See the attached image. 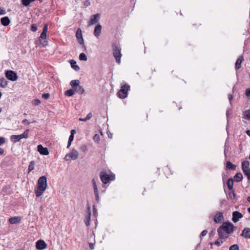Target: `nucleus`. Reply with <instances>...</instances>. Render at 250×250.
Listing matches in <instances>:
<instances>
[{"label": "nucleus", "instance_id": "f257e3e1", "mask_svg": "<svg viewBox=\"0 0 250 250\" xmlns=\"http://www.w3.org/2000/svg\"><path fill=\"white\" fill-rule=\"evenodd\" d=\"M47 187V179L44 176L39 178L37 185L35 189V193L37 197L41 196L46 189Z\"/></svg>", "mask_w": 250, "mask_h": 250}, {"label": "nucleus", "instance_id": "f03ea898", "mask_svg": "<svg viewBox=\"0 0 250 250\" xmlns=\"http://www.w3.org/2000/svg\"><path fill=\"white\" fill-rule=\"evenodd\" d=\"M234 226L230 222H225L218 229V232L219 235V238H223L222 229L230 234L233 231Z\"/></svg>", "mask_w": 250, "mask_h": 250}, {"label": "nucleus", "instance_id": "7ed1b4c3", "mask_svg": "<svg viewBox=\"0 0 250 250\" xmlns=\"http://www.w3.org/2000/svg\"><path fill=\"white\" fill-rule=\"evenodd\" d=\"M79 157V153L76 149H73L70 152L66 154L64 159L66 161H74Z\"/></svg>", "mask_w": 250, "mask_h": 250}, {"label": "nucleus", "instance_id": "20e7f679", "mask_svg": "<svg viewBox=\"0 0 250 250\" xmlns=\"http://www.w3.org/2000/svg\"><path fill=\"white\" fill-rule=\"evenodd\" d=\"M130 86L127 84H125L121 86V89L118 92V96L119 98L124 99L127 96V92L129 90Z\"/></svg>", "mask_w": 250, "mask_h": 250}, {"label": "nucleus", "instance_id": "39448f33", "mask_svg": "<svg viewBox=\"0 0 250 250\" xmlns=\"http://www.w3.org/2000/svg\"><path fill=\"white\" fill-rule=\"evenodd\" d=\"M100 178L103 183L107 184L109 181L115 179V175L113 174H108L105 172H102L101 174Z\"/></svg>", "mask_w": 250, "mask_h": 250}, {"label": "nucleus", "instance_id": "423d86ee", "mask_svg": "<svg viewBox=\"0 0 250 250\" xmlns=\"http://www.w3.org/2000/svg\"><path fill=\"white\" fill-rule=\"evenodd\" d=\"M242 169L248 179L250 181V166L248 161H244L242 162Z\"/></svg>", "mask_w": 250, "mask_h": 250}, {"label": "nucleus", "instance_id": "0eeeda50", "mask_svg": "<svg viewBox=\"0 0 250 250\" xmlns=\"http://www.w3.org/2000/svg\"><path fill=\"white\" fill-rule=\"evenodd\" d=\"M28 132H29V130L27 129L22 134H21L19 135H13L11 136L10 139L13 143H16L17 142L20 141L21 139H22L23 138H28Z\"/></svg>", "mask_w": 250, "mask_h": 250}, {"label": "nucleus", "instance_id": "6e6552de", "mask_svg": "<svg viewBox=\"0 0 250 250\" xmlns=\"http://www.w3.org/2000/svg\"><path fill=\"white\" fill-rule=\"evenodd\" d=\"M6 78L11 81L15 82L18 80V75L16 72L12 70H7L5 72Z\"/></svg>", "mask_w": 250, "mask_h": 250}, {"label": "nucleus", "instance_id": "1a4fd4ad", "mask_svg": "<svg viewBox=\"0 0 250 250\" xmlns=\"http://www.w3.org/2000/svg\"><path fill=\"white\" fill-rule=\"evenodd\" d=\"M113 55L117 62L120 64L121 63V59L122 57L121 50L117 47L114 48L113 50Z\"/></svg>", "mask_w": 250, "mask_h": 250}, {"label": "nucleus", "instance_id": "9d476101", "mask_svg": "<svg viewBox=\"0 0 250 250\" xmlns=\"http://www.w3.org/2000/svg\"><path fill=\"white\" fill-rule=\"evenodd\" d=\"M100 18V15L99 14H97L95 15H92L88 21V26H91L93 25L99 21Z\"/></svg>", "mask_w": 250, "mask_h": 250}, {"label": "nucleus", "instance_id": "9b49d317", "mask_svg": "<svg viewBox=\"0 0 250 250\" xmlns=\"http://www.w3.org/2000/svg\"><path fill=\"white\" fill-rule=\"evenodd\" d=\"M76 37L78 42L82 45L84 44V40L82 35V31L80 28H78L76 31Z\"/></svg>", "mask_w": 250, "mask_h": 250}, {"label": "nucleus", "instance_id": "f8f14e48", "mask_svg": "<svg viewBox=\"0 0 250 250\" xmlns=\"http://www.w3.org/2000/svg\"><path fill=\"white\" fill-rule=\"evenodd\" d=\"M47 247V244L42 240H39L36 243V248L39 250H42Z\"/></svg>", "mask_w": 250, "mask_h": 250}, {"label": "nucleus", "instance_id": "ddd939ff", "mask_svg": "<svg viewBox=\"0 0 250 250\" xmlns=\"http://www.w3.org/2000/svg\"><path fill=\"white\" fill-rule=\"evenodd\" d=\"M37 150L42 155H48L49 154L48 149L44 147L42 145H39L37 146Z\"/></svg>", "mask_w": 250, "mask_h": 250}, {"label": "nucleus", "instance_id": "4468645a", "mask_svg": "<svg viewBox=\"0 0 250 250\" xmlns=\"http://www.w3.org/2000/svg\"><path fill=\"white\" fill-rule=\"evenodd\" d=\"M243 217V215L241 213L238 211H234L232 213V220L233 222L236 223L240 219Z\"/></svg>", "mask_w": 250, "mask_h": 250}, {"label": "nucleus", "instance_id": "2eb2a0df", "mask_svg": "<svg viewBox=\"0 0 250 250\" xmlns=\"http://www.w3.org/2000/svg\"><path fill=\"white\" fill-rule=\"evenodd\" d=\"M102 25L100 24H97L95 26L94 30V35L97 38H98L101 35L102 33Z\"/></svg>", "mask_w": 250, "mask_h": 250}, {"label": "nucleus", "instance_id": "dca6fc26", "mask_svg": "<svg viewBox=\"0 0 250 250\" xmlns=\"http://www.w3.org/2000/svg\"><path fill=\"white\" fill-rule=\"evenodd\" d=\"M224 219L222 213L219 212L214 216V221L216 223H221Z\"/></svg>", "mask_w": 250, "mask_h": 250}, {"label": "nucleus", "instance_id": "f3484780", "mask_svg": "<svg viewBox=\"0 0 250 250\" xmlns=\"http://www.w3.org/2000/svg\"><path fill=\"white\" fill-rule=\"evenodd\" d=\"M21 217L16 216L9 218V222L11 224H18L21 222Z\"/></svg>", "mask_w": 250, "mask_h": 250}, {"label": "nucleus", "instance_id": "a211bd4d", "mask_svg": "<svg viewBox=\"0 0 250 250\" xmlns=\"http://www.w3.org/2000/svg\"><path fill=\"white\" fill-rule=\"evenodd\" d=\"M69 62L70 64L71 68L75 71L78 72L80 70V66L77 65V62L75 61L71 60L69 61Z\"/></svg>", "mask_w": 250, "mask_h": 250}, {"label": "nucleus", "instance_id": "6ab92c4d", "mask_svg": "<svg viewBox=\"0 0 250 250\" xmlns=\"http://www.w3.org/2000/svg\"><path fill=\"white\" fill-rule=\"evenodd\" d=\"M75 133H76L75 130L73 129L71 131V134L69 136L67 146H66L67 148H68L71 146V143L74 140V135Z\"/></svg>", "mask_w": 250, "mask_h": 250}, {"label": "nucleus", "instance_id": "aec40b11", "mask_svg": "<svg viewBox=\"0 0 250 250\" xmlns=\"http://www.w3.org/2000/svg\"><path fill=\"white\" fill-rule=\"evenodd\" d=\"M241 236L246 239H250V229L245 228L243 229Z\"/></svg>", "mask_w": 250, "mask_h": 250}, {"label": "nucleus", "instance_id": "412c9836", "mask_svg": "<svg viewBox=\"0 0 250 250\" xmlns=\"http://www.w3.org/2000/svg\"><path fill=\"white\" fill-rule=\"evenodd\" d=\"M0 22L2 25L7 26L10 24V20L8 17H4L1 18Z\"/></svg>", "mask_w": 250, "mask_h": 250}, {"label": "nucleus", "instance_id": "4be33fe9", "mask_svg": "<svg viewBox=\"0 0 250 250\" xmlns=\"http://www.w3.org/2000/svg\"><path fill=\"white\" fill-rule=\"evenodd\" d=\"M80 84V81L79 80H72L70 83V85L73 87V89L77 88Z\"/></svg>", "mask_w": 250, "mask_h": 250}, {"label": "nucleus", "instance_id": "5701e85b", "mask_svg": "<svg viewBox=\"0 0 250 250\" xmlns=\"http://www.w3.org/2000/svg\"><path fill=\"white\" fill-rule=\"evenodd\" d=\"M48 30V27L47 25H45V26L43 27V31L42 33H41L40 37L39 38L43 39H46V34Z\"/></svg>", "mask_w": 250, "mask_h": 250}, {"label": "nucleus", "instance_id": "b1692460", "mask_svg": "<svg viewBox=\"0 0 250 250\" xmlns=\"http://www.w3.org/2000/svg\"><path fill=\"white\" fill-rule=\"evenodd\" d=\"M92 184H93V188H94V191L96 197L98 198L99 197L98 190V188H97V186L95 180L92 179Z\"/></svg>", "mask_w": 250, "mask_h": 250}, {"label": "nucleus", "instance_id": "393cba45", "mask_svg": "<svg viewBox=\"0 0 250 250\" xmlns=\"http://www.w3.org/2000/svg\"><path fill=\"white\" fill-rule=\"evenodd\" d=\"M244 59L243 57H239L236 62L235 67L236 69H239L241 67V64L243 61Z\"/></svg>", "mask_w": 250, "mask_h": 250}, {"label": "nucleus", "instance_id": "a878e982", "mask_svg": "<svg viewBox=\"0 0 250 250\" xmlns=\"http://www.w3.org/2000/svg\"><path fill=\"white\" fill-rule=\"evenodd\" d=\"M234 179L236 182H240L243 179V175L241 173L238 172L234 177Z\"/></svg>", "mask_w": 250, "mask_h": 250}, {"label": "nucleus", "instance_id": "bb28decb", "mask_svg": "<svg viewBox=\"0 0 250 250\" xmlns=\"http://www.w3.org/2000/svg\"><path fill=\"white\" fill-rule=\"evenodd\" d=\"M35 166V162L34 161H31L29 163V165L28 168V173H29L31 171L34 169Z\"/></svg>", "mask_w": 250, "mask_h": 250}, {"label": "nucleus", "instance_id": "cd10ccee", "mask_svg": "<svg viewBox=\"0 0 250 250\" xmlns=\"http://www.w3.org/2000/svg\"><path fill=\"white\" fill-rule=\"evenodd\" d=\"M76 91V89H71L66 91L65 92V94L66 96H71L75 94Z\"/></svg>", "mask_w": 250, "mask_h": 250}, {"label": "nucleus", "instance_id": "c85d7f7f", "mask_svg": "<svg viewBox=\"0 0 250 250\" xmlns=\"http://www.w3.org/2000/svg\"><path fill=\"white\" fill-rule=\"evenodd\" d=\"M227 185H228V188L229 189L232 190L233 188V180L232 178L229 179V180L228 181Z\"/></svg>", "mask_w": 250, "mask_h": 250}, {"label": "nucleus", "instance_id": "c756f323", "mask_svg": "<svg viewBox=\"0 0 250 250\" xmlns=\"http://www.w3.org/2000/svg\"><path fill=\"white\" fill-rule=\"evenodd\" d=\"M226 167L228 169H229L234 170L236 168V166L230 162H228L227 163Z\"/></svg>", "mask_w": 250, "mask_h": 250}, {"label": "nucleus", "instance_id": "7c9ffc66", "mask_svg": "<svg viewBox=\"0 0 250 250\" xmlns=\"http://www.w3.org/2000/svg\"><path fill=\"white\" fill-rule=\"evenodd\" d=\"M79 58L81 61H86L87 60V56L84 53H81Z\"/></svg>", "mask_w": 250, "mask_h": 250}, {"label": "nucleus", "instance_id": "2f4dec72", "mask_svg": "<svg viewBox=\"0 0 250 250\" xmlns=\"http://www.w3.org/2000/svg\"><path fill=\"white\" fill-rule=\"evenodd\" d=\"M76 91L81 94H83L85 92L84 89L82 86L81 85H79L77 88H76Z\"/></svg>", "mask_w": 250, "mask_h": 250}, {"label": "nucleus", "instance_id": "473e14b6", "mask_svg": "<svg viewBox=\"0 0 250 250\" xmlns=\"http://www.w3.org/2000/svg\"><path fill=\"white\" fill-rule=\"evenodd\" d=\"M92 116V113H89L87 115L85 118H84V119L80 118L79 120L81 121L86 122V121L90 120Z\"/></svg>", "mask_w": 250, "mask_h": 250}, {"label": "nucleus", "instance_id": "72a5a7b5", "mask_svg": "<svg viewBox=\"0 0 250 250\" xmlns=\"http://www.w3.org/2000/svg\"><path fill=\"white\" fill-rule=\"evenodd\" d=\"M35 0H22V3L25 6H27L29 5V4L32 2L35 1Z\"/></svg>", "mask_w": 250, "mask_h": 250}, {"label": "nucleus", "instance_id": "f704fd0d", "mask_svg": "<svg viewBox=\"0 0 250 250\" xmlns=\"http://www.w3.org/2000/svg\"><path fill=\"white\" fill-rule=\"evenodd\" d=\"M39 41H40V43L41 44H42V46H46L48 44L46 39H42L39 38Z\"/></svg>", "mask_w": 250, "mask_h": 250}, {"label": "nucleus", "instance_id": "c9c22d12", "mask_svg": "<svg viewBox=\"0 0 250 250\" xmlns=\"http://www.w3.org/2000/svg\"><path fill=\"white\" fill-rule=\"evenodd\" d=\"M93 140L95 141V142L99 143L100 140V136L98 134H95L93 137Z\"/></svg>", "mask_w": 250, "mask_h": 250}, {"label": "nucleus", "instance_id": "e433bc0d", "mask_svg": "<svg viewBox=\"0 0 250 250\" xmlns=\"http://www.w3.org/2000/svg\"><path fill=\"white\" fill-rule=\"evenodd\" d=\"M244 116L246 119H250V110L246 111L244 113Z\"/></svg>", "mask_w": 250, "mask_h": 250}, {"label": "nucleus", "instance_id": "4c0bfd02", "mask_svg": "<svg viewBox=\"0 0 250 250\" xmlns=\"http://www.w3.org/2000/svg\"><path fill=\"white\" fill-rule=\"evenodd\" d=\"M229 250H239L238 246L236 244L231 246Z\"/></svg>", "mask_w": 250, "mask_h": 250}, {"label": "nucleus", "instance_id": "58836bf2", "mask_svg": "<svg viewBox=\"0 0 250 250\" xmlns=\"http://www.w3.org/2000/svg\"><path fill=\"white\" fill-rule=\"evenodd\" d=\"M31 29L32 31L36 32L38 29L37 26L35 24H32L31 27Z\"/></svg>", "mask_w": 250, "mask_h": 250}, {"label": "nucleus", "instance_id": "ea45409f", "mask_svg": "<svg viewBox=\"0 0 250 250\" xmlns=\"http://www.w3.org/2000/svg\"><path fill=\"white\" fill-rule=\"evenodd\" d=\"M50 97L49 93H44L42 95V98L44 99H48Z\"/></svg>", "mask_w": 250, "mask_h": 250}, {"label": "nucleus", "instance_id": "a19ab883", "mask_svg": "<svg viewBox=\"0 0 250 250\" xmlns=\"http://www.w3.org/2000/svg\"><path fill=\"white\" fill-rule=\"evenodd\" d=\"M34 105H37L41 104V101L39 99H35L33 102Z\"/></svg>", "mask_w": 250, "mask_h": 250}, {"label": "nucleus", "instance_id": "79ce46f5", "mask_svg": "<svg viewBox=\"0 0 250 250\" xmlns=\"http://www.w3.org/2000/svg\"><path fill=\"white\" fill-rule=\"evenodd\" d=\"M5 10L3 8H0V16L5 15Z\"/></svg>", "mask_w": 250, "mask_h": 250}, {"label": "nucleus", "instance_id": "37998d69", "mask_svg": "<svg viewBox=\"0 0 250 250\" xmlns=\"http://www.w3.org/2000/svg\"><path fill=\"white\" fill-rule=\"evenodd\" d=\"M81 150L83 152H86L87 151V147L84 145L81 146Z\"/></svg>", "mask_w": 250, "mask_h": 250}, {"label": "nucleus", "instance_id": "c03bdc74", "mask_svg": "<svg viewBox=\"0 0 250 250\" xmlns=\"http://www.w3.org/2000/svg\"><path fill=\"white\" fill-rule=\"evenodd\" d=\"M223 243V242L222 241H216L215 242H214V244L217 246H220Z\"/></svg>", "mask_w": 250, "mask_h": 250}, {"label": "nucleus", "instance_id": "a18cd8bd", "mask_svg": "<svg viewBox=\"0 0 250 250\" xmlns=\"http://www.w3.org/2000/svg\"><path fill=\"white\" fill-rule=\"evenodd\" d=\"M5 142V138L4 137H0V146L4 144Z\"/></svg>", "mask_w": 250, "mask_h": 250}, {"label": "nucleus", "instance_id": "49530a36", "mask_svg": "<svg viewBox=\"0 0 250 250\" xmlns=\"http://www.w3.org/2000/svg\"><path fill=\"white\" fill-rule=\"evenodd\" d=\"M90 5V2L89 1V0H86L84 2V5L85 6V7H87L88 6H89Z\"/></svg>", "mask_w": 250, "mask_h": 250}, {"label": "nucleus", "instance_id": "de8ad7c7", "mask_svg": "<svg viewBox=\"0 0 250 250\" xmlns=\"http://www.w3.org/2000/svg\"><path fill=\"white\" fill-rule=\"evenodd\" d=\"M207 233H208V231L206 230H204L202 232L201 235H202V236H206L207 234Z\"/></svg>", "mask_w": 250, "mask_h": 250}, {"label": "nucleus", "instance_id": "09e8293b", "mask_svg": "<svg viewBox=\"0 0 250 250\" xmlns=\"http://www.w3.org/2000/svg\"><path fill=\"white\" fill-rule=\"evenodd\" d=\"M22 123L23 124H25V125H29L30 124V122H28V121H27V120H26V119H25V120H23V121H22Z\"/></svg>", "mask_w": 250, "mask_h": 250}, {"label": "nucleus", "instance_id": "8fccbe9b", "mask_svg": "<svg viewBox=\"0 0 250 250\" xmlns=\"http://www.w3.org/2000/svg\"><path fill=\"white\" fill-rule=\"evenodd\" d=\"M246 94L248 96L250 95V88L247 89L246 90Z\"/></svg>", "mask_w": 250, "mask_h": 250}, {"label": "nucleus", "instance_id": "3c124183", "mask_svg": "<svg viewBox=\"0 0 250 250\" xmlns=\"http://www.w3.org/2000/svg\"><path fill=\"white\" fill-rule=\"evenodd\" d=\"M3 81H4V84H3V83H1L0 84L1 86L2 87H5V86H6L7 85V83H6V82H5L4 80H3Z\"/></svg>", "mask_w": 250, "mask_h": 250}, {"label": "nucleus", "instance_id": "603ef678", "mask_svg": "<svg viewBox=\"0 0 250 250\" xmlns=\"http://www.w3.org/2000/svg\"><path fill=\"white\" fill-rule=\"evenodd\" d=\"M3 153H4V150L2 148H0V155L3 154Z\"/></svg>", "mask_w": 250, "mask_h": 250}, {"label": "nucleus", "instance_id": "864d4df0", "mask_svg": "<svg viewBox=\"0 0 250 250\" xmlns=\"http://www.w3.org/2000/svg\"><path fill=\"white\" fill-rule=\"evenodd\" d=\"M247 134L250 137V130H247Z\"/></svg>", "mask_w": 250, "mask_h": 250}, {"label": "nucleus", "instance_id": "5fc2aeb1", "mask_svg": "<svg viewBox=\"0 0 250 250\" xmlns=\"http://www.w3.org/2000/svg\"><path fill=\"white\" fill-rule=\"evenodd\" d=\"M107 134H108V136L109 137H110L111 138L112 137V135L111 134H109V133H107Z\"/></svg>", "mask_w": 250, "mask_h": 250}, {"label": "nucleus", "instance_id": "6e6d98bb", "mask_svg": "<svg viewBox=\"0 0 250 250\" xmlns=\"http://www.w3.org/2000/svg\"><path fill=\"white\" fill-rule=\"evenodd\" d=\"M107 134H108V136L109 137H110L111 138L112 137V135L111 134H109V133H107Z\"/></svg>", "mask_w": 250, "mask_h": 250}, {"label": "nucleus", "instance_id": "4d7b16f0", "mask_svg": "<svg viewBox=\"0 0 250 250\" xmlns=\"http://www.w3.org/2000/svg\"><path fill=\"white\" fill-rule=\"evenodd\" d=\"M247 201L249 202H250V197H248Z\"/></svg>", "mask_w": 250, "mask_h": 250}, {"label": "nucleus", "instance_id": "13d9d810", "mask_svg": "<svg viewBox=\"0 0 250 250\" xmlns=\"http://www.w3.org/2000/svg\"><path fill=\"white\" fill-rule=\"evenodd\" d=\"M248 211L250 213V207L248 208Z\"/></svg>", "mask_w": 250, "mask_h": 250}, {"label": "nucleus", "instance_id": "bf43d9fd", "mask_svg": "<svg viewBox=\"0 0 250 250\" xmlns=\"http://www.w3.org/2000/svg\"><path fill=\"white\" fill-rule=\"evenodd\" d=\"M2 96V93L0 91V99L1 98Z\"/></svg>", "mask_w": 250, "mask_h": 250}, {"label": "nucleus", "instance_id": "052dcab7", "mask_svg": "<svg viewBox=\"0 0 250 250\" xmlns=\"http://www.w3.org/2000/svg\"><path fill=\"white\" fill-rule=\"evenodd\" d=\"M232 96H231V95H230V96H229V99H230V100H231V99H232Z\"/></svg>", "mask_w": 250, "mask_h": 250}, {"label": "nucleus", "instance_id": "680f3d73", "mask_svg": "<svg viewBox=\"0 0 250 250\" xmlns=\"http://www.w3.org/2000/svg\"><path fill=\"white\" fill-rule=\"evenodd\" d=\"M86 225L87 226H88L89 225V221H88L86 223Z\"/></svg>", "mask_w": 250, "mask_h": 250}, {"label": "nucleus", "instance_id": "e2e57ef3", "mask_svg": "<svg viewBox=\"0 0 250 250\" xmlns=\"http://www.w3.org/2000/svg\"><path fill=\"white\" fill-rule=\"evenodd\" d=\"M90 248H91V249H93V247L92 246H90Z\"/></svg>", "mask_w": 250, "mask_h": 250}, {"label": "nucleus", "instance_id": "0e129e2a", "mask_svg": "<svg viewBox=\"0 0 250 250\" xmlns=\"http://www.w3.org/2000/svg\"><path fill=\"white\" fill-rule=\"evenodd\" d=\"M211 248H212V244H211Z\"/></svg>", "mask_w": 250, "mask_h": 250}, {"label": "nucleus", "instance_id": "69168bd1", "mask_svg": "<svg viewBox=\"0 0 250 250\" xmlns=\"http://www.w3.org/2000/svg\"><path fill=\"white\" fill-rule=\"evenodd\" d=\"M249 159L250 160V155H249Z\"/></svg>", "mask_w": 250, "mask_h": 250}]
</instances>
